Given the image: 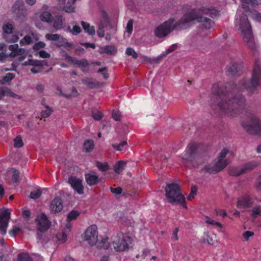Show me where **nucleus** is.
Returning a JSON list of instances; mask_svg holds the SVG:
<instances>
[{
	"label": "nucleus",
	"instance_id": "f257e3e1",
	"mask_svg": "<svg viewBox=\"0 0 261 261\" xmlns=\"http://www.w3.org/2000/svg\"><path fill=\"white\" fill-rule=\"evenodd\" d=\"M261 84V67L258 60L255 61L251 80L243 79L238 85L233 82L223 86L214 84L212 93L216 96L214 103L222 113L230 115L238 114L245 108L246 99L240 92L246 90L249 94H254Z\"/></svg>",
	"mask_w": 261,
	"mask_h": 261
},
{
	"label": "nucleus",
	"instance_id": "f03ea898",
	"mask_svg": "<svg viewBox=\"0 0 261 261\" xmlns=\"http://www.w3.org/2000/svg\"><path fill=\"white\" fill-rule=\"evenodd\" d=\"M218 14V11L212 7H203L198 9L192 10L184 14L180 20L175 23H174L175 20L173 18H170L164 22L156 29L155 33L158 37H164L174 29L181 30L188 28L191 25L194 20L202 23V25L206 29H210L213 22L205 16L214 18Z\"/></svg>",
	"mask_w": 261,
	"mask_h": 261
},
{
	"label": "nucleus",
	"instance_id": "7ed1b4c3",
	"mask_svg": "<svg viewBox=\"0 0 261 261\" xmlns=\"http://www.w3.org/2000/svg\"><path fill=\"white\" fill-rule=\"evenodd\" d=\"M208 158L200 144L191 142L186 147L182 157V163L186 167L196 168L204 163Z\"/></svg>",
	"mask_w": 261,
	"mask_h": 261
},
{
	"label": "nucleus",
	"instance_id": "20e7f679",
	"mask_svg": "<svg viewBox=\"0 0 261 261\" xmlns=\"http://www.w3.org/2000/svg\"><path fill=\"white\" fill-rule=\"evenodd\" d=\"M166 197L172 204H180L187 208L185 198L181 192L180 186L177 184H167L165 188Z\"/></svg>",
	"mask_w": 261,
	"mask_h": 261
},
{
	"label": "nucleus",
	"instance_id": "39448f33",
	"mask_svg": "<svg viewBox=\"0 0 261 261\" xmlns=\"http://www.w3.org/2000/svg\"><path fill=\"white\" fill-rule=\"evenodd\" d=\"M240 27L244 41L250 49L252 50H255L256 46L254 41L251 27L245 14H242L240 17Z\"/></svg>",
	"mask_w": 261,
	"mask_h": 261
},
{
	"label": "nucleus",
	"instance_id": "423d86ee",
	"mask_svg": "<svg viewBox=\"0 0 261 261\" xmlns=\"http://www.w3.org/2000/svg\"><path fill=\"white\" fill-rule=\"evenodd\" d=\"M242 126L249 134L261 136V121L256 116L249 114L242 121Z\"/></svg>",
	"mask_w": 261,
	"mask_h": 261
},
{
	"label": "nucleus",
	"instance_id": "0eeeda50",
	"mask_svg": "<svg viewBox=\"0 0 261 261\" xmlns=\"http://www.w3.org/2000/svg\"><path fill=\"white\" fill-rule=\"evenodd\" d=\"M132 238L123 233L118 235V237L113 241L112 245L116 251H124L128 248L129 244L132 243Z\"/></svg>",
	"mask_w": 261,
	"mask_h": 261
},
{
	"label": "nucleus",
	"instance_id": "6e6552de",
	"mask_svg": "<svg viewBox=\"0 0 261 261\" xmlns=\"http://www.w3.org/2000/svg\"><path fill=\"white\" fill-rule=\"evenodd\" d=\"M228 164L227 160H221L218 158V161L214 165L205 166L201 169V171L215 174L223 170Z\"/></svg>",
	"mask_w": 261,
	"mask_h": 261
},
{
	"label": "nucleus",
	"instance_id": "1a4fd4ad",
	"mask_svg": "<svg viewBox=\"0 0 261 261\" xmlns=\"http://www.w3.org/2000/svg\"><path fill=\"white\" fill-rule=\"evenodd\" d=\"M228 164L227 160H221L218 158V161L214 165L205 166L201 169V171L215 174L223 170Z\"/></svg>",
	"mask_w": 261,
	"mask_h": 261
},
{
	"label": "nucleus",
	"instance_id": "9d476101",
	"mask_svg": "<svg viewBox=\"0 0 261 261\" xmlns=\"http://www.w3.org/2000/svg\"><path fill=\"white\" fill-rule=\"evenodd\" d=\"M96 229V226L93 225L89 227L85 232V240L91 246L94 245L98 241Z\"/></svg>",
	"mask_w": 261,
	"mask_h": 261
},
{
	"label": "nucleus",
	"instance_id": "9b49d317",
	"mask_svg": "<svg viewBox=\"0 0 261 261\" xmlns=\"http://www.w3.org/2000/svg\"><path fill=\"white\" fill-rule=\"evenodd\" d=\"M35 221L37 223V229L41 232H44L48 230L51 224V222L45 214H41L40 216H38Z\"/></svg>",
	"mask_w": 261,
	"mask_h": 261
},
{
	"label": "nucleus",
	"instance_id": "f8f14e48",
	"mask_svg": "<svg viewBox=\"0 0 261 261\" xmlns=\"http://www.w3.org/2000/svg\"><path fill=\"white\" fill-rule=\"evenodd\" d=\"M12 11L18 18L25 17L27 10L22 0H16L12 7Z\"/></svg>",
	"mask_w": 261,
	"mask_h": 261
},
{
	"label": "nucleus",
	"instance_id": "ddd939ff",
	"mask_svg": "<svg viewBox=\"0 0 261 261\" xmlns=\"http://www.w3.org/2000/svg\"><path fill=\"white\" fill-rule=\"evenodd\" d=\"M10 215L11 213L8 210H5L0 213V233L3 235L6 233Z\"/></svg>",
	"mask_w": 261,
	"mask_h": 261
},
{
	"label": "nucleus",
	"instance_id": "4468645a",
	"mask_svg": "<svg viewBox=\"0 0 261 261\" xmlns=\"http://www.w3.org/2000/svg\"><path fill=\"white\" fill-rule=\"evenodd\" d=\"M82 180L77 178L76 176H71L68 178V182L74 189L79 194L84 193V187L82 184Z\"/></svg>",
	"mask_w": 261,
	"mask_h": 261
},
{
	"label": "nucleus",
	"instance_id": "2eb2a0df",
	"mask_svg": "<svg viewBox=\"0 0 261 261\" xmlns=\"http://www.w3.org/2000/svg\"><path fill=\"white\" fill-rule=\"evenodd\" d=\"M85 177L87 184L90 186H95L100 181V178L95 171H90L85 174Z\"/></svg>",
	"mask_w": 261,
	"mask_h": 261
},
{
	"label": "nucleus",
	"instance_id": "dca6fc26",
	"mask_svg": "<svg viewBox=\"0 0 261 261\" xmlns=\"http://www.w3.org/2000/svg\"><path fill=\"white\" fill-rule=\"evenodd\" d=\"M63 209L62 200L60 197H56L54 199L50 205L49 210L51 213H57L61 212Z\"/></svg>",
	"mask_w": 261,
	"mask_h": 261
},
{
	"label": "nucleus",
	"instance_id": "f3484780",
	"mask_svg": "<svg viewBox=\"0 0 261 261\" xmlns=\"http://www.w3.org/2000/svg\"><path fill=\"white\" fill-rule=\"evenodd\" d=\"M64 57H65V59L69 62L76 64L79 67L81 68V69L83 72L85 71V67H87L89 65L87 60L86 59H83L82 60H77L70 56L67 53L65 54Z\"/></svg>",
	"mask_w": 261,
	"mask_h": 261
},
{
	"label": "nucleus",
	"instance_id": "a211bd4d",
	"mask_svg": "<svg viewBox=\"0 0 261 261\" xmlns=\"http://www.w3.org/2000/svg\"><path fill=\"white\" fill-rule=\"evenodd\" d=\"M226 73L229 76H239L242 73V66L236 63L231 64L228 67Z\"/></svg>",
	"mask_w": 261,
	"mask_h": 261
},
{
	"label": "nucleus",
	"instance_id": "6ab92c4d",
	"mask_svg": "<svg viewBox=\"0 0 261 261\" xmlns=\"http://www.w3.org/2000/svg\"><path fill=\"white\" fill-rule=\"evenodd\" d=\"M253 202L251 201L248 196H242L238 198L237 207L239 208L252 207Z\"/></svg>",
	"mask_w": 261,
	"mask_h": 261
},
{
	"label": "nucleus",
	"instance_id": "aec40b11",
	"mask_svg": "<svg viewBox=\"0 0 261 261\" xmlns=\"http://www.w3.org/2000/svg\"><path fill=\"white\" fill-rule=\"evenodd\" d=\"M100 54H106L109 55H114L117 52V49L114 45H107L101 47L99 50Z\"/></svg>",
	"mask_w": 261,
	"mask_h": 261
},
{
	"label": "nucleus",
	"instance_id": "412c9836",
	"mask_svg": "<svg viewBox=\"0 0 261 261\" xmlns=\"http://www.w3.org/2000/svg\"><path fill=\"white\" fill-rule=\"evenodd\" d=\"M81 25L84 31L88 34L89 35L93 36L95 34V28L93 26H91L90 24L84 21H81Z\"/></svg>",
	"mask_w": 261,
	"mask_h": 261
},
{
	"label": "nucleus",
	"instance_id": "4be33fe9",
	"mask_svg": "<svg viewBox=\"0 0 261 261\" xmlns=\"http://www.w3.org/2000/svg\"><path fill=\"white\" fill-rule=\"evenodd\" d=\"M82 82L84 84L86 85L90 89H93L95 87L102 86L103 85V83H100L99 82H93L89 79H83Z\"/></svg>",
	"mask_w": 261,
	"mask_h": 261
},
{
	"label": "nucleus",
	"instance_id": "5701e85b",
	"mask_svg": "<svg viewBox=\"0 0 261 261\" xmlns=\"http://www.w3.org/2000/svg\"><path fill=\"white\" fill-rule=\"evenodd\" d=\"M126 163L123 161H118L114 167V170L116 174H120L124 169Z\"/></svg>",
	"mask_w": 261,
	"mask_h": 261
},
{
	"label": "nucleus",
	"instance_id": "b1692460",
	"mask_svg": "<svg viewBox=\"0 0 261 261\" xmlns=\"http://www.w3.org/2000/svg\"><path fill=\"white\" fill-rule=\"evenodd\" d=\"M257 166V164L253 162L247 163L242 167V172H243V174H245L254 169Z\"/></svg>",
	"mask_w": 261,
	"mask_h": 261
},
{
	"label": "nucleus",
	"instance_id": "393cba45",
	"mask_svg": "<svg viewBox=\"0 0 261 261\" xmlns=\"http://www.w3.org/2000/svg\"><path fill=\"white\" fill-rule=\"evenodd\" d=\"M257 166V164L253 162L247 163L242 167V172H243V174H245L254 169Z\"/></svg>",
	"mask_w": 261,
	"mask_h": 261
},
{
	"label": "nucleus",
	"instance_id": "a878e982",
	"mask_svg": "<svg viewBox=\"0 0 261 261\" xmlns=\"http://www.w3.org/2000/svg\"><path fill=\"white\" fill-rule=\"evenodd\" d=\"M228 174L233 176H239L240 175L243 174V172H242L241 167H229L228 169Z\"/></svg>",
	"mask_w": 261,
	"mask_h": 261
},
{
	"label": "nucleus",
	"instance_id": "bb28decb",
	"mask_svg": "<svg viewBox=\"0 0 261 261\" xmlns=\"http://www.w3.org/2000/svg\"><path fill=\"white\" fill-rule=\"evenodd\" d=\"M94 142L92 140H86L83 144V149L86 152H91L94 148Z\"/></svg>",
	"mask_w": 261,
	"mask_h": 261
},
{
	"label": "nucleus",
	"instance_id": "cd10ccee",
	"mask_svg": "<svg viewBox=\"0 0 261 261\" xmlns=\"http://www.w3.org/2000/svg\"><path fill=\"white\" fill-rule=\"evenodd\" d=\"M40 19L42 21L48 23L51 22L53 20V17L52 15L48 12L45 11L42 13L40 16Z\"/></svg>",
	"mask_w": 261,
	"mask_h": 261
},
{
	"label": "nucleus",
	"instance_id": "c85d7f7f",
	"mask_svg": "<svg viewBox=\"0 0 261 261\" xmlns=\"http://www.w3.org/2000/svg\"><path fill=\"white\" fill-rule=\"evenodd\" d=\"M23 65L24 66L27 65H32L37 67H41L43 66V65L42 63V62L39 60H35L32 59H29L27 61H25L23 63Z\"/></svg>",
	"mask_w": 261,
	"mask_h": 261
},
{
	"label": "nucleus",
	"instance_id": "c756f323",
	"mask_svg": "<svg viewBox=\"0 0 261 261\" xmlns=\"http://www.w3.org/2000/svg\"><path fill=\"white\" fill-rule=\"evenodd\" d=\"M94 245H96L98 248L107 249L109 248L110 245L106 239H102L100 242L97 241V243Z\"/></svg>",
	"mask_w": 261,
	"mask_h": 261
},
{
	"label": "nucleus",
	"instance_id": "7c9ffc66",
	"mask_svg": "<svg viewBox=\"0 0 261 261\" xmlns=\"http://www.w3.org/2000/svg\"><path fill=\"white\" fill-rule=\"evenodd\" d=\"M101 19L99 25H102L103 27H107L110 23L109 19L107 16L106 12L105 11L102 12Z\"/></svg>",
	"mask_w": 261,
	"mask_h": 261
},
{
	"label": "nucleus",
	"instance_id": "2f4dec72",
	"mask_svg": "<svg viewBox=\"0 0 261 261\" xmlns=\"http://www.w3.org/2000/svg\"><path fill=\"white\" fill-rule=\"evenodd\" d=\"M251 216L253 219H255L257 216L261 215V205H258L254 207L251 211Z\"/></svg>",
	"mask_w": 261,
	"mask_h": 261
},
{
	"label": "nucleus",
	"instance_id": "473e14b6",
	"mask_svg": "<svg viewBox=\"0 0 261 261\" xmlns=\"http://www.w3.org/2000/svg\"><path fill=\"white\" fill-rule=\"evenodd\" d=\"M96 167L98 168V169L102 172H105L109 170V166L107 162H105L104 163H102L99 161L96 162Z\"/></svg>",
	"mask_w": 261,
	"mask_h": 261
},
{
	"label": "nucleus",
	"instance_id": "72a5a7b5",
	"mask_svg": "<svg viewBox=\"0 0 261 261\" xmlns=\"http://www.w3.org/2000/svg\"><path fill=\"white\" fill-rule=\"evenodd\" d=\"M80 214V213L75 210H72L67 215V221L70 222L72 220H75Z\"/></svg>",
	"mask_w": 261,
	"mask_h": 261
},
{
	"label": "nucleus",
	"instance_id": "f704fd0d",
	"mask_svg": "<svg viewBox=\"0 0 261 261\" xmlns=\"http://www.w3.org/2000/svg\"><path fill=\"white\" fill-rule=\"evenodd\" d=\"M13 171V175L12 176V180L13 182L18 183L19 182V171L15 168H12Z\"/></svg>",
	"mask_w": 261,
	"mask_h": 261
},
{
	"label": "nucleus",
	"instance_id": "c9c22d12",
	"mask_svg": "<svg viewBox=\"0 0 261 261\" xmlns=\"http://www.w3.org/2000/svg\"><path fill=\"white\" fill-rule=\"evenodd\" d=\"M53 26L56 30L61 29L63 28V21L61 16H59L55 20Z\"/></svg>",
	"mask_w": 261,
	"mask_h": 261
},
{
	"label": "nucleus",
	"instance_id": "e433bc0d",
	"mask_svg": "<svg viewBox=\"0 0 261 261\" xmlns=\"http://www.w3.org/2000/svg\"><path fill=\"white\" fill-rule=\"evenodd\" d=\"M14 146L15 148H20L23 146V143L21 137L20 136H17L14 139Z\"/></svg>",
	"mask_w": 261,
	"mask_h": 261
},
{
	"label": "nucleus",
	"instance_id": "4c0bfd02",
	"mask_svg": "<svg viewBox=\"0 0 261 261\" xmlns=\"http://www.w3.org/2000/svg\"><path fill=\"white\" fill-rule=\"evenodd\" d=\"M18 261H32L30 256L26 253H21L18 255Z\"/></svg>",
	"mask_w": 261,
	"mask_h": 261
},
{
	"label": "nucleus",
	"instance_id": "58836bf2",
	"mask_svg": "<svg viewBox=\"0 0 261 261\" xmlns=\"http://www.w3.org/2000/svg\"><path fill=\"white\" fill-rule=\"evenodd\" d=\"M92 117L96 120H100L102 119L103 114L100 111L95 110L92 111Z\"/></svg>",
	"mask_w": 261,
	"mask_h": 261
},
{
	"label": "nucleus",
	"instance_id": "ea45409f",
	"mask_svg": "<svg viewBox=\"0 0 261 261\" xmlns=\"http://www.w3.org/2000/svg\"><path fill=\"white\" fill-rule=\"evenodd\" d=\"M45 107L47 109L46 110L42 111L41 113V116L42 118H47L53 112V110L48 106L45 105Z\"/></svg>",
	"mask_w": 261,
	"mask_h": 261
},
{
	"label": "nucleus",
	"instance_id": "a19ab883",
	"mask_svg": "<svg viewBox=\"0 0 261 261\" xmlns=\"http://www.w3.org/2000/svg\"><path fill=\"white\" fill-rule=\"evenodd\" d=\"M14 29L12 24L10 23H7L3 25V30L4 32L6 34H11L13 32V30Z\"/></svg>",
	"mask_w": 261,
	"mask_h": 261
},
{
	"label": "nucleus",
	"instance_id": "79ce46f5",
	"mask_svg": "<svg viewBox=\"0 0 261 261\" xmlns=\"http://www.w3.org/2000/svg\"><path fill=\"white\" fill-rule=\"evenodd\" d=\"M60 35L55 34H47L45 35V38L48 40L58 41L60 39Z\"/></svg>",
	"mask_w": 261,
	"mask_h": 261
},
{
	"label": "nucleus",
	"instance_id": "37998d69",
	"mask_svg": "<svg viewBox=\"0 0 261 261\" xmlns=\"http://www.w3.org/2000/svg\"><path fill=\"white\" fill-rule=\"evenodd\" d=\"M125 53L128 56H132L134 59H136L138 58V54L135 50L131 47H127L126 49Z\"/></svg>",
	"mask_w": 261,
	"mask_h": 261
},
{
	"label": "nucleus",
	"instance_id": "c03bdc74",
	"mask_svg": "<svg viewBox=\"0 0 261 261\" xmlns=\"http://www.w3.org/2000/svg\"><path fill=\"white\" fill-rule=\"evenodd\" d=\"M42 194V191L40 189H37L36 191L31 192L30 197L32 199H36L39 198Z\"/></svg>",
	"mask_w": 261,
	"mask_h": 261
},
{
	"label": "nucleus",
	"instance_id": "a18cd8bd",
	"mask_svg": "<svg viewBox=\"0 0 261 261\" xmlns=\"http://www.w3.org/2000/svg\"><path fill=\"white\" fill-rule=\"evenodd\" d=\"M10 89L7 87H1L0 88V99L5 96H9Z\"/></svg>",
	"mask_w": 261,
	"mask_h": 261
},
{
	"label": "nucleus",
	"instance_id": "49530a36",
	"mask_svg": "<svg viewBox=\"0 0 261 261\" xmlns=\"http://www.w3.org/2000/svg\"><path fill=\"white\" fill-rule=\"evenodd\" d=\"M58 239L62 242H65L67 240V232L66 230H64L61 233L57 235Z\"/></svg>",
	"mask_w": 261,
	"mask_h": 261
},
{
	"label": "nucleus",
	"instance_id": "de8ad7c7",
	"mask_svg": "<svg viewBox=\"0 0 261 261\" xmlns=\"http://www.w3.org/2000/svg\"><path fill=\"white\" fill-rule=\"evenodd\" d=\"M112 118L116 121H119L121 117V113L118 110H113L112 114Z\"/></svg>",
	"mask_w": 261,
	"mask_h": 261
},
{
	"label": "nucleus",
	"instance_id": "09e8293b",
	"mask_svg": "<svg viewBox=\"0 0 261 261\" xmlns=\"http://www.w3.org/2000/svg\"><path fill=\"white\" fill-rule=\"evenodd\" d=\"M126 144H127V142L126 141H122L118 145L113 144L112 145V146L113 148H114L115 149H116L118 151H121L122 147L125 146V145H126Z\"/></svg>",
	"mask_w": 261,
	"mask_h": 261
},
{
	"label": "nucleus",
	"instance_id": "8fccbe9b",
	"mask_svg": "<svg viewBox=\"0 0 261 261\" xmlns=\"http://www.w3.org/2000/svg\"><path fill=\"white\" fill-rule=\"evenodd\" d=\"M32 42V38L29 36H26L20 40V44L21 45L29 44Z\"/></svg>",
	"mask_w": 261,
	"mask_h": 261
},
{
	"label": "nucleus",
	"instance_id": "3c124183",
	"mask_svg": "<svg viewBox=\"0 0 261 261\" xmlns=\"http://www.w3.org/2000/svg\"><path fill=\"white\" fill-rule=\"evenodd\" d=\"M197 190V188L196 186H193L191 188V192L187 198L188 200H191L193 198H194L195 195L196 194Z\"/></svg>",
	"mask_w": 261,
	"mask_h": 261
},
{
	"label": "nucleus",
	"instance_id": "603ef678",
	"mask_svg": "<svg viewBox=\"0 0 261 261\" xmlns=\"http://www.w3.org/2000/svg\"><path fill=\"white\" fill-rule=\"evenodd\" d=\"M229 152V150L228 149H226V148L223 149L219 154L218 159H220L221 160H226L225 159V157H226V154H227Z\"/></svg>",
	"mask_w": 261,
	"mask_h": 261
},
{
	"label": "nucleus",
	"instance_id": "864d4df0",
	"mask_svg": "<svg viewBox=\"0 0 261 261\" xmlns=\"http://www.w3.org/2000/svg\"><path fill=\"white\" fill-rule=\"evenodd\" d=\"M79 93L77 92V91L75 87H72V90H71V93L67 94L65 96L66 98H69L72 97H77L79 95Z\"/></svg>",
	"mask_w": 261,
	"mask_h": 261
},
{
	"label": "nucleus",
	"instance_id": "5fc2aeb1",
	"mask_svg": "<svg viewBox=\"0 0 261 261\" xmlns=\"http://www.w3.org/2000/svg\"><path fill=\"white\" fill-rule=\"evenodd\" d=\"M39 55L40 57L42 58H49L50 57V54L47 53L45 50H41L39 52H37L35 54L36 56Z\"/></svg>",
	"mask_w": 261,
	"mask_h": 261
},
{
	"label": "nucleus",
	"instance_id": "6e6d98bb",
	"mask_svg": "<svg viewBox=\"0 0 261 261\" xmlns=\"http://www.w3.org/2000/svg\"><path fill=\"white\" fill-rule=\"evenodd\" d=\"M45 46V43L43 42L40 41L35 43L33 47L35 50H39L40 48H43Z\"/></svg>",
	"mask_w": 261,
	"mask_h": 261
},
{
	"label": "nucleus",
	"instance_id": "4d7b16f0",
	"mask_svg": "<svg viewBox=\"0 0 261 261\" xmlns=\"http://www.w3.org/2000/svg\"><path fill=\"white\" fill-rule=\"evenodd\" d=\"M15 77V74L12 73H8L3 79V81L8 82L13 80Z\"/></svg>",
	"mask_w": 261,
	"mask_h": 261
},
{
	"label": "nucleus",
	"instance_id": "13d9d810",
	"mask_svg": "<svg viewBox=\"0 0 261 261\" xmlns=\"http://www.w3.org/2000/svg\"><path fill=\"white\" fill-rule=\"evenodd\" d=\"M64 10L67 13L73 12L74 11V7L70 5V3L68 2L67 5L64 7Z\"/></svg>",
	"mask_w": 261,
	"mask_h": 261
},
{
	"label": "nucleus",
	"instance_id": "bf43d9fd",
	"mask_svg": "<svg viewBox=\"0 0 261 261\" xmlns=\"http://www.w3.org/2000/svg\"><path fill=\"white\" fill-rule=\"evenodd\" d=\"M81 31L82 30L79 25H74L73 27L72 30L71 31V32L73 35H76L80 34L81 32Z\"/></svg>",
	"mask_w": 261,
	"mask_h": 261
},
{
	"label": "nucleus",
	"instance_id": "052dcab7",
	"mask_svg": "<svg viewBox=\"0 0 261 261\" xmlns=\"http://www.w3.org/2000/svg\"><path fill=\"white\" fill-rule=\"evenodd\" d=\"M105 28V27H103L102 25H98V29L97 31V35L101 38V37H103L104 36V35H105V31L103 30V28Z\"/></svg>",
	"mask_w": 261,
	"mask_h": 261
},
{
	"label": "nucleus",
	"instance_id": "680f3d73",
	"mask_svg": "<svg viewBox=\"0 0 261 261\" xmlns=\"http://www.w3.org/2000/svg\"><path fill=\"white\" fill-rule=\"evenodd\" d=\"M177 47V46L175 44L172 45L167 50L164 52V54L166 56L168 54L171 53L175 50Z\"/></svg>",
	"mask_w": 261,
	"mask_h": 261
},
{
	"label": "nucleus",
	"instance_id": "e2e57ef3",
	"mask_svg": "<svg viewBox=\"0 0 261 261\" xmlns=\"http://www.w3.org/2000/svg\"><path fill=\"white\" fill-rule=\"evenodd\" d=\"M20 231V229L19 227H14L12 229L10 230L9 231V234L14 237L17 234L19 231Z\"/></svg>",
	"mask_w": 261,
	"mask_h": 261
},
{
	"label": "nucleus",
	"instance_id": "0e129e2a",
	"mask_svg": "<svg viewBox=\"0 0 261 261\" xmlns=\"http://www.w3.org/2000/svg\"><path fill=\"white\" fill-rule=\"evenodd\" d=\"M58 41V42L57 43V46L59 47L64 46L65 45V43L67 42V39L63 37H60L59 40Z\"/></svg>",
	"mask_w": 261,
	"mask_h": 261
},
{
	"label": "nucleus",
	"instance_id": "69168bd1",
	"mask_svg": "<svg viewBox=\"0 0 261 261\" xmlns=\"http://www.w3.org/2000/svg\"><path fill=\"white\" fill-rule=\"evenodd\" d=\"M110 190L112 193L116 194H120L122 192V189L121 187H117L116 188L111 187Z\"/></svg>",
	"mask_w": 261,
	"mask_h": 261
},
{
	"label": "nucleus",
	"instance_id": "338daca9",
	"mask_svg": "<svg viewBox=\"0 0 261 261\" xmlns=\"http://www.w3.org/2000/svg\"><path fill=\"white\" fill-rule=\"evenodd\" d=\"M132 30H133V20L130 19L127 23L126 31L128 33H132Z\"/></svg>",
	"mask_w": 261,
	"mask_h": 261
},
{
	"label": "nucleus",
	"instance_id": "774afa93",
	"mask_svg": "<svg viewBox=\"0 0 261 261\" xmlns=\"http://www.w3.org/2000/svg\"><path fill=\"white\" fill-rule=\"evenodd\" d=\"M0 261H10V258L8 255L0 252Z\"/></svg>",
	"mask_w": 261,
	"mask_h": 261
}]
</instances>
